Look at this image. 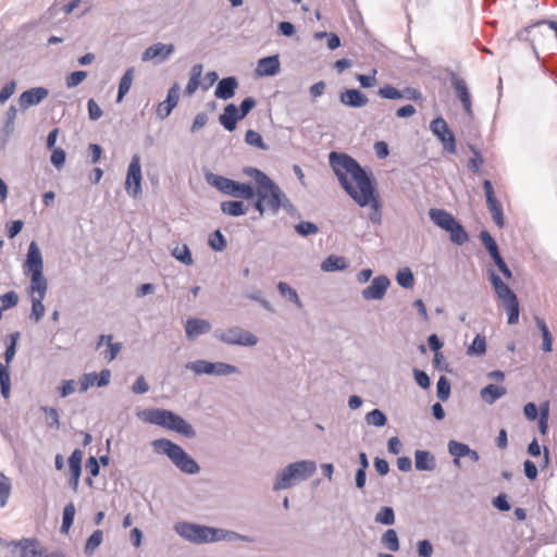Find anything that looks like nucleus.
<instances>
[{
    "instance_id": "1",
    "label": "nucleus",
    "mask_w": 557,
    "mask_h": 557,
    "mask_svg": "<svg viewBox=\"0 0 557 557\" xmlns=\"http://www.w3.org/2000/svg\"><path fill=\"white\" fill-rule=\"evenodd\" d=\"M329 161L342 188L360 207H370L371 222L382 221L381 201L375 182L352 157L343 152L332 151Z\"/></svg>"
},
{
    "instance_id": "2",
    "label": "nucleus",
    "mask_w": 557,
    "mask_h": 557,
    "mask_svg": "<svg viewBox=\"0 0 557 557\" xmlns=\"http://www.w3.org/2000/svg\"><path fill=\"white\" fill-rule=\"evenodd\" d=\"M243 172L257 183L255 193L258 198L255 202V209L261 216L267 210L272 214H277L281 208L286 210L293 208L285 193L264 172L251 166L245 168Z\"/></svg>"
},
{
    "instance_id": "3",
    "label": "nucleus",
    "mask_w": 557,
    "mask_h": 557,
    "mask_svg": "<svg viewBox=\"0 0 557 557\" xmlns=\"http://www.w3.org/2000/svg\"><path fill=\"white\" fill-rule=\"evenodd\" d=\"M137 417L146 423L168 429L188 438H193L196 435V432L189 422L168 409H145L138 411Z\"/></svg>"
},
{
    "instance_id": "4",
    "label": "nucleus",
    "mask_w": 557,
    "mask_h": 557,
    "mask_svg": "<svg viewBox=\"0 0 557 557\" xmlns=\"http://www.w3.org/2000/svg\"><path fill=\"white\" fill-rule=\"evenodd\" d=\"M24 273L30 275L29 296H46L48 281L44 275L42 256L36 242H32L28 246Z\"/></svg>"
},
{
    "instance_id": "5",
    "label": "nucleus",
    "mask_w": 557,
    "mask_h": 557,
    "mask_svg": "<svg viewBox=\"0 0 557 557\" xmlns=\"http://www.w3.org/2000/svg\"><path fill=\"white\" fill-rule=\"evenodd\" d=\"M157 454L165 455L182 472L196 474L200 467L180 445L168 438H158L151 443Z\"/></svg>"
},
{
    "instance_id": "6",
    "label": "nucleus",
    "mask_w": 557,
    "mask_h": 557,
    "mask_svg": "<svg viewBox=\"0 0 557 557\" xmlns=\"http://www.w3.org/2000/svg\"><path fill=\"white\" fill-rule=\"evenodd\" d=\"M317 470V463L313 460H300L286 466L277 473L273 484L274 491H281L292 487L297 481L309 479Z\"/></svg>"
},
{
    "instance_id": "7",
    "label": "nucleus",
    "mask_w": 557,
    "mask_h": 557,
    "mask_svg": "<svg viewBox=\"0 0 557 557\" xmlns=\"http://www.w3.org/2000/svg\"><path fill=\"white\" fill-rule=\"evenodd\" d=\"M487 273L498 300L508 313V323H518L520 309L516 294L505 282H503L495 270L488 269Z\"/></svg>"
},
{
    "instance_id": "8",
    "label": "nucleus",
    "mask_w": 557,
    "mask_h": 557,
    "mask_svg": "<svg viewBox=\"0 0 557 557\" xmlns=\"http://www.w3.org/2000/svg\"><path fill=\"white\" fill-rule=\"evenodd\" d=\"M206 181L219 191L239 199H252L256 196L253 187L248 183H239L225 176L208 173Z\"/></svg>"
},
{
    "instance_id": "9",
    "label": "nucleus",
    "mask_w": 557,
    "mask_h": 557,
    "mask_svg": "<svg viewBox=\"0 0 557 557\" xmlns=\"http://www.w3.org/2000/svg\"><path fill=\"white\" fill-rule=\"evenodd\" d=\"M174 531L185 541L195 544L212 543L214 528L196 524L187 521H178L174 523Z\"/></svg>"
},
{
    "instance_id": "10",
    "label": "nucleus",
    "mask_w": 557,
    "mask_h": 557,
    "mask_svg": "<svg viewBox=\"0 0 557 557\" xmlns=\"http://www.w3.org/2000/svg\"><path fill=\"white\" fill-rule=\"evenodd\" d=\"M185 367L195 375L208 374L215 376H226L238 373V369L235 366L221 361L211 362L203 359L187 362Z\"/></svg>"
},
{
    "instance_id": "11",
    "label": "nucleus",
    "mask_w": 557,
    "mask_h": 557,
    "mask_svg": "<svg viewBox=\"0 0 557 557\" xmlns=\"http://www.w3.org/2000/svg\"><path fill=\"white\" fill-rule=\"evenodd\" d=\"M214 336L224 344L245 347H252L259 342L256 335L239 326H232L226 330H216L214 332Z\"/></svg>"
},
{
    "instance_id": "12",
    "label": "nucleus",
    "mask_w": 557,
    "mask_h": 557,
    "mask_svg": "<svg viewBox=\"0 0 557 557\" xmlns=\"http://www.w3.org/2000/svg\"><path fill=\"white\" fill-rule=\"evenodd\" d=\"M141 180L140 158L138 154H134L125 180V190L129 196L136 198L141 194Z\"/></svg>"
},
{
    "instance_id": "13",
    "label": "nucleus",
    "mask_w": 557,
    "mask_h": 557,
    "mask_svg": "<svg viewBox=\"0 0 557 557\" xmlns=\"http://www.w3.org/2000/svg\"><path fill=\"white\" fill-rule=\"evenodd\" d=\"M430 129L441 140L445 150L456 153L455 136L443 117L434 119L430 124Z\"/></svg>"
},
{
    "instance_id": "14",
    "label": "nucleus",
    "mask_w": 557,
    "mask_h": 557,
    "mask_svg": "<svg viewBox=\"0 0 557 557\" xmlns=\"http://www.w3.org/2000/svg\"><path fill=\"white\" fill-rule=\"evenodd\" d=\"M8 547L18 549V557H41L46 549L36 537H23L17 541H11Z\"/></svg>"
},
{
    "instance_id": "15",
    "label": "nucleus",
    "mask_w": 557,
    "mask_h": 557,
    "mask_svg": "<svg viewBox=\"0 0 557 557\" xmlns=\"http://www.w3.org/2000/svg\"><path fill=\"white\" fill-rule=\"evenodd\" d=\"M483 189L486 197V206L492 214L493 221L498 227H504L505 219L500 202L495 198L494 189L491 181L483 182Z\"/></svg>"
},
{
    "instance_id": "16",
    "label": "nucleus",
    "mask_w": 557,
    "mask_h": 557,
    "mask_svg": "<svg viewBox=\"0 0 557 557\" xmlns=\"http://www.w3.org/2000/svg\"><path fill=\"white\" fill-rule=\"evenodd\" d=\"M175 47L173 44L157 42L148 48L141 54V61H154L156 64L162 63L174 52Z\"/></svg>"
},
{
    "instance_id": "17",
    "label": "nucleus",
    "mask_w": 557,
    "mask_h": 557,
    "mask_svg": "<svg viewBox=\"0 0 557 557\" xmlns=\"http://www.w3.org/2000/svg\"><path fill=\"white\" fill-rule=\"evenodd\" d=\"M389 284L391 281L386 275L375 276L371 284L362 289L361 295L366 300H380L385 296Z\"/></svg>"
},
{
    "instance_id": "18",
    "label": "nucleus",
    "mask_w": 557,
    "mask_h": 557,
    "mask_svg": "<svg viewBox=\"0 0 557 557\" xmlns=\"http://www.w3.org/2000/svg\"><path fill=\"white\" fill-rule=\"evenodd\" d=\"M111 380V371L109 369H103L99 374L96 372L85 373L79 377V392L85 393L87 389L94 385L98 387H104L110 383Z\"/></svg>"
},
{
    "instance_id": "19",
    "label": "nucleus",
    "mask_w": 557,
    "mask_h": 557,
    "mask_svg": "<svg viewBox=\"0 0 557 557\" xmlns=\"http://www.w3.org/2000/svg\"><path fill=\"white\" fill-rule=\"evenodd\" d=\"M450 83L455 90L456 96L460 100L465 112L468 115L472 114V101L469 92L468 85L465 79L460 78L456 73H450Z\"/></svg>"
},
{
    "instance_id": "20",
    "label": "nucleus",
    "mask_w": 557,
    "mask_h": 557,
    "mask_svg": "<svg viewBox=\"0 0 557 557\" xmlns=\"http://www.w3.org/2000/svg\"><path fill=\"white\" fill-rule=\"evenodd\" d=\"M49 95L45 87H34L23 91L18 97V104L22 110L39 104Z\"/></svg>"
},
{
    "instance_id": "21",
    "label": "nucleus",
    "mask_w": 557,
    "mask_h": 557,
    "mask_svg": "<svg viewBox=\"0 0 557 557\" xmlns=\"http://www.w3.org/2000/svg\"><path fill=\"white\" fill-rule=\"evenodd\" d=\"M180 85L175 83L168 91L166 99L159 103L157 108V114L160 119L168 117L174 108L177 106L180 100Z\"/></svg>"
},
{
    "instance_id": "22",
    "label": "nucleus",
    "mask_w": 557,
    "mask_h": 557,
    "mask_svg": "<svg viewBox=\"0 0 557 557\" xmlns=\"http://www.w3.org/2000/svg\"><path fill=\"white\" fill-rule=\"evenodd\" d=\"M211 330L209 321L200 318H189L185 323L186 336L189 341H194L202 334H207Z\"/></svg>"
},
{
    "instance_id": "23",
    "label": "nucleus",
    "mask_w": 557,
    "mask_h": 557,
    "mask_svg": "<svg viewBox=\"0 0 557 557\" xmlns=\"http://www.w3.org/2000/svg\"><path fill=\"white\" fill-rule=\"evenodd\" d=\"M280 69L278 55H270L258 61L256 74L258 76H274L280 72Z\"/></svg>"
},
{
    "instance_id": "24",
    "label": "nucleus",
    "mask_w": 557,
    "mask_h": 557,
    "mask_svg": "<svg viewBox=\"0 0 557 557\" xmlns=\"http://www.w3.org/2000/svg\"><path fill=\"white\" fill-rule=\"evenodd\" d=\"M339 100L350 108H361L368 103V97L358 89H346L341 92Z\"/></svg>"
},
{
    "instance_id": "25",
    "label": "nucleus",
    "mask_w": 557,
    "mask_h": 557,
    "mask_svg": "<svg viewBox=\"0 0 557 557\" xmlns=\"http://www.w3.org/2000/svg\"><path fill=\"white\" fill-rule=\"evenodd\" d=\"M238 86L237 79L233 76L222 78L215 88L214 95L219 99L227 100L234 97Z\"/></svg>"
},
{
    "instance_id": "26",
    "label": "nucleus",
    "mask_w": 557,
    "mask_h": 557,
    "mask_svg": "<svg viewBox=\"0 0 557 557\" xmlns=\"http://www.w3.org/2000/svg\"><path fill=\"white\" fill-rule=\"evenodd\" d=\"M414 467L418 471H433L436 468V459L430 451L417 449L414 451Z\"/></svg>"
},
{
    "instance_id": "27",
    "label": "nucleus",
    "mask_w": 557,
    "mask_h": 557,
    "mask_svg": "<svg viewBox=\"0 0 557 557\" xmlns=\"http://www.w3.org/2000/svg\"><path fill=\"white\" fill-rule=\"evenodd\" d=\"M112 335H100L97 342V349H99L104 344L107 345V349L102 354L108 362L113 361L122 349V344L112 343Z\"/></svg>"
},
{
    "instance_id": "28",
    "label": "nucleus",
    "mask_w": 557,
    "mask_h": 557,
    "mask_svg": "<svg viewBox=\"0 0 557 557\" xmlns=\"http://www.w3.org/2000/svg\"><path fill=\"white\" fill-rule=\"evenodd\" d=\"M507 394V388L503 385L488 384L480 391L481 399L487 404L493 405Z\"/></svg>"
},
{
    "instance_id": "29",
    "label": "nucleus",
    "mask_w": 557,
    "mask_h": 557,
    "mask_svg": "<svg viewBox=\"0 0 557 557\" xmlns=\"http://www.w3.org/2000/svg\"><path fill=\"white\" fill-rule=\"evenodd\" d=\"M429 216L431 221L442 230L446 231L451 224L456 221V219L444 209L431 208L429 210Z\"/></svg>"
},
{
    "instance_id": "30",
    "label": "nucleus",
    "mask_w": 557,
    "mask_h": 557,
    "mask_svg": "<svg viewBox=\"0 0 557 557\" xmlns=\"http://www.w3.org/2000/svg\"><path fill=\"white\" fill-rule=\"evenodd\" d=\"M221 541H227V542L242 541V542H246V543H251V542H253V539L248 535L239 534L235 531L214 528V532L212 535V543L221 542Z\"/></svg>"
},
{
    "instance_id": "31",
    "label": "nucleus",
    "mask_w": 557,
    "mask_h": 557,
    "mask_svg": "<svg viewBox=\"0 0 557 557\" xmlns=\"http://www.w3.org/2000/svg\"><path fill=\"white\" fill-rule=\"evenodd\" d=\"M240 120L238 110L235 104L230 103L224 108L223 113L219 116L220 123L225 129L232 132L236 128L237 121Z\"/></svg>"
},
{
    "instance_id": "32",
    "label": "nucleus",
    "mask_w": 557,
    "mask_h": 557,
    "mask_svg": "<svg viewBox=\"0 0 557 557\" xmlns=\"http://www.w3.org/2000/svg\"><path fill=\"white\" fill-rule=\"evenodd\" d=\"M446 232L449 233L450 240L455 245L462 246L469 240L467 231L457 220L446 230Z\"/></svg>"
},
{
    "instance_id": "33",
    "label": "nucleus",
    "mask_w": 557,
    "mask_h": 557,
    "mask_svg": "<svg viewBox=\"0 0 557 557\" xmlns=\"http://www.w3.org/2000/svg\"><path fill=\"white\" fill-rule=\"evenodd\" d=\"M220 208L224 214L231 216H240L247 213V207L239 200L223 201L221 202Z\"/></svg>"
},
{
    "instance_id": "34",
    "label": "nucleus",
    "mask_w": 557,
    "mask_h": 557,
    "mask_svg": "<svg viewBox=\"0 0 557 557\" xmlns=\"http://www.w3.org/2000/svg\"><path fill=\"white\" fill-rule=\"evenodd\" d=\"M347 268V261L344 257L331 255L326 257L322 263L321 269L324 272L342 271Z\"/></svg>"
},
{
    "instance_id": "35",
    "label": "nucleus",
    "mask_w": 557,
    "mask_h": 557,
    "mask_svg": "<svg viewBox=\"0 0 557 557\" xmlns=\"http://www.w3.org/2000/svg\"><path fill=\"white\" fill-rule=\"evenodd\" d=\"M133 79H134V67H128L120 81L116 102H121L123 100V98L125 97V95L129 91Z\"/></svg>"
},
{
    "instance_id": "36",
    "label": "nucleus",
    "mask_w": 557,
    "mask_h": 557,
    "mask_svg": "<svg viewBox=\"0 0 557 557\" xmlns=\"http://www.w3.org/2000/svg\"><path fill=\"white\" fill-rule=\"evenodd\" d=\"M201 74H202V65L201 64H195L191 67L190 77H189V81H188V83L186 85V88H185V92L188 96H191L198 89V87L200 85V76H201Z\"/></svg>"
},
{
    "instance_id": "37",
    "label": "nucleus",
    "mask_w": 557,
    "mask_h": 557,
    "mask_svg": "<svg viewBox=\"0 0 557 557\" xmlns=\"http://www.w3.org/2000/svg\"><path fill=\"white\" fill-rule=\"evenodd\" d=\"M535 323L539 330L541 331L543 344L542 349L545 352H549L553 349V337L548 330V326L546 325L545 321L539 317H535Z\"/></svg>"
},
{
    "instance_id": "38",
    "label": "nucleus",
    "mask_w": 557,
    "mask_h": 557,
    "mask_svg": "<svg viewBox=\"0 0 557 557\" xmlns=\"http://www.w3.org/2000/svg\"><path fill=\"white\" fill-rule=\"evenodd\" d=\"M448 451L451 456L455 457L454 463L456 466H460L459 459L461 457H466V454L469 453V446L467 444L457 442V441H449L448 442Z\"/></svg>"
},
{
    "instance_id": "39",
    "label": "nucleus",
    "mask_w": 557,
    "mask_h": 557,
    "mask_svg": "<svg viewBox=\"0 0 557 557\" xmlns=\"http://www.w3.org/2000/svg\"><path fill=\"white\" fill-rule=\"evenodd\" d=\"M0 388L3 398L8 399L11 393V375L9 366H4L0 362Z\"/></svg>"
},
{
    "instance_id": "40",
    "label": "nucleus",
    "mask_w": 557,
    "mask_h": 557,
    "mask_svg": "<svg viewBox=\"0 0 557 557\" xmlns=\"http://www.w3.org/2000/svg\"><path fill=\"white\" fill-rule=\"evenodd\" d=\"M32 300V312L30 319L35 322H39L45 315L44 299L46 296H29Z\"/></svg>"
},
{
    "instance_id": "41",
    "label": "nucleus",
    "mask_w": 557,
    "mask_h": 557,
    "mask_svg": "<svg viewBox=\"0 0 557 557\" xmlns=\"http://www.w3.org/2000/svg\"><path fill=\"white\" fill-rule=\"evenodd\" d=\"M486 351V339L485 336L478 334L472 344L468 347L467 354L469 356L481 357Z\"/></svg>"
},
{
    "instance_id": "42",
    "label": "nucleus",
    "mask_w": 557,
    "mask_h": 557,
    "mask_svg": "<svg viewBox=\"0 0 557 557\" xmlns=\"http://www.w3.org/2000/svg\"><path fill=\"white\" fill-rule=\"evenodd\" d=\"M75 512H76V509H75V506L73 503H69L67 505H65V507L63 509V518H62V525H61L62 533H64V534L69 533V531L74 522Z\"/></svg>"
},
{
    "instance_id": "43",
    "label": "nucleus",
    "mask_w": 557,
    "mask_h": 557,
    "mask_svg": "<svg viewBox=\"0 0 557 557\" xmlns=\"http://www.w3.org/2000/svg\"><path fill=\"white\" fill-rule=\"evenodd\" d=\"M381 542L391 552L399 549L398 535L394 529L386 530L382 535Z\"/></svg>"
},
{
    "instance_id": "44",
    "label": "nucleus",
    "mask_w": 557,
    "mask_h": 557,
    "mask_svg": "<svg viewBox=\"0 0 557 557\" xmlns=\"http://www.w3.org/2000/svg\"><path fill=\"white\" fill-rule=\"evenodd\" d=\"M277 289L282 296L287 297L290 301H293L297 306V308H299V309L302 308V302H301L296 289L292 288L287 283L280 282L277 284Z\"/></svg>"
},
{
    "instance_id": "45",
    "label": "nucleus",
    "mask_w": 557,
    "mask_h": 557,
    "mask_svg": "<svg viewBox=\"0 0 557 557\" xmlns=\"http://www.w3.org/2000/svg\"><path fill=\"white\" fill-rule=\"evenodd\" d=\"M12 484L10 479L0 472V508L7 506L11 495Z\"/></svg>"
},
{
    "instance_id": "46",
    "label": "nucleus",
    "mask_w": 557,
    "mask_h": 557,
    "mask_svg": "<svg viewBox=\"0 0 557 557\" xmlns=\"http://www.w3.org/2000/svg\"><path fill=\"white\" fill-rule=\"evenodd\" d=\"M375 522L392 525L395 523V512L392 507L383 506L380 508L377 513L375 515Z\"/></svg>"
},
{
    "instance_id": "47",
    "label": "nucleus",
    "mask_w": 557,
    "mask_h": 557,
    "mask_svg": "<svg viewBox=\"0 0 557 557\" xmlns=\"http://www.w3.org/2000/svg\"><path fill=\"white\" fill-rule=\"evenodd\" d=\"M397 283L404 288H411L414 284L413 273L409 268L400 269L396 274Z\"/></svg>"
},
{
    "instance_id": "48",
    "label": "nucleus",
    "mask_w": 557,
    "mask_h": 557,
    "mask_svg": "<svg viewBox=\"0 0 557 557\" xmlns=\"http://www.w3.org/2000/svg\"><path fill=\"white\" fill-rule=\"evenodd\" d=\"M245 141L250 145V146H253L256 148H259L261 150H268L269 149V146L267 144H264L263 139H262V136L253 131V129H248L245 134Z\"/></svg>"
},
{
    "instance_id": "49",
    "label": "nucleus",
    "mask_w": 557,
    "mask_h": 557,
    "mask_svg": "<svg viewBox=\"0 0 557 557\" xmlns=\"http://www.w3.org/2000/svg\"><path fill=\"white\" fill-rule=\"evenodd\" d=\"M103 540V533L101 530H96L92 532V534L88 537L86 545H85V553L87 555H91L102 543Z\"/></svg>"
},
{
    "instance_id": "50",
    "label": "nucleus",
    "mask_w": 557,
    "mask_h": 557,
    "mask_svg": "<svg viewBox=\"0 0 557 557\" xmlns=\"http://www.w3.org/2000/svg\"><path fill=\"white\" fill-rule=\"evenodd\" d=\"M366 421L370 425L384 426L386 424L387 419L382 410L373 409L372 411L367 413Z\"/></svg>"
},
{
    "instance_id": "51",
    "label": "nucleus",
    "mask_w": 557,
    "mask_h": 557,
    "mask_svg": "<svg viewBox=\"0 0 557 557\" xmlns=\"http://www.w3.org/2000/svg\"><path fill=\"white\" fill-rule=\"evenodd\" d=\"M18 337H20L18 332H14V333L10 334V343L7 346V349L4 351V360L7 363L5 366H9L12 362V360L16 354V344H17Z\"/></svg>"
},
{
    "instance_id": "52",
    "label": "nucleus",
    "mask_w": 557,
    "mask_h": 557,
    "mask_svg": "<svg viewBox=\"0 0 557 557\" xmlns=\"http://www.w3.org/2000/svg\"><path fill=\"white\" fill-rule=\"evenodd\" d=\"M470 149L473 152V157H471L468 160L467 166L469 171L478 173L480 172L481 165L483 164L484 160L481 152L475 147L470 146Z\"/></svg>"
},
{
    "instance_id": "53",
    "label": "nucleus",
    "mask_w": 557,
    "mask_h": 557,
    "mask_svg": "<svg viewBox=\"0 0 557 557\" xmlns=\"http://www.w3.org/2000/svg\"><path fill=\"white\" fill-rule=\"evenodd\" d=\"M209 246L214 251H223L226 248V239L221 231L216 230L212 235H210Z\"/></svg>"
},
{
    "instance_id": "54",
    "label": "nucleus",
    "mask_w": 557,
    "mask_h": 557,
    "mask_svg": "<svg viewBox=\"0 0 557 557\" xmlns=\"http://www.w3.org/2000/svg\"><path fill=\"white\" fill-rule=\"evenodd\" d=\"M295 231L301 236H309L318 234L319 227L312 222L301 221L295 225Z\"/></svg>"
},
{
    "instance_id": "55",
    "label": "nucleus",
    "mask_w": 557,
    "mask_h": 557,
    "mask_svg": "<svg viewBox=\"0 0 557 557\" xmlns=\"http://www.w3.org/2000/svg\"><path fill=\"white\" fill-rule=\"evenodd\" d=\"M436 393H437V397L441 400L445 401L448 399V397L450 395V383L446 376L442 375L438 379L437 384H436Z\"/></svg>"
},
{
    "instance_id": "56",
    "label": "nucleus",
    "mask_w": 557,
    "mask_h": 557,
    "mask_svg": "<svg viewBox=\"0 0 557 557\" xmlns=\"http://www.w3.org/2000/svg\"><path fill=\"white\" fill-rule=\"evenodd\" d=\"M173 256L181 262L186 265L193 264V257L190 250L187 245H183L182 247H176L173 250Z\"/></svg>"
},
{
    "instance_id": "57",
    "label": "nucleus",
    "mask_w": 557,
    "mask_h": 557,
    "mask_svg": "<svg viewBox=\"0 0 557 557\" xmlns=\"http://www.w3.org/2000/svg\"><path fill=\"white\" fill-rule=\"evenodd\" d=\"M86 77H87V72H85V71L72 72L65 78L66 87L74 88V87L78 86L79 84H82Z\"/></svg>"
},
{
    "instance_id": "58",
    "label": "nucleus",
    "mask_w": 557,
    "mask_h": 557,
    "mask_svg": "<svg viewBox=\"0 0 557 557\" xmlns=\"http://www.w3.org/2000/svg\"><path fill=\"white\" fill-rule=\"evenodd\" d=\"M41 410L47 416V424L49 426L54 428V429H59L60 428V420H59V412H58V410L55 408L48 407V406H42Z\"/></svg>"
},
{
    "instance_id": "59",
    "label": "nucleus",
    "mask_w": 557,
    "mask_h": 557,
    "mask_svg": "<svg viewBox=\"0 0 557 557\" xmlns=\"http://www.w3.org/2000/svg\"><path fill=\"white\" fill-rule=\"evenodd\" d=\"M380 97L389 100H396L403 98L401 91L392 85H385L379 89Z\"/></svg>"
},
{
    "instance_id": "60",
    "label": "nucleus",
    "mask_w": 557,
    "mask_h": 557,
    "mask_svg": "<svg viewBox=\"0 0 557 557\" xmlns=\"http://www.w3.org/2000/svg\"><path fill=\"white\" fill-rule=\"evenodd\" d=\"M52 153L50 157L51 163L58 169H62L65 164V151L62 148H53L51 149Z\"/></svg>"
},
{
    "instance_id": "61",
    "label": "nucleus",
    "mask_w": 557,
    "mask_h": 557,
    "mask_svg": "<svg viewBox=\"0 0 557 557\" xmlns=\"http://www.w3.org/2000/svg\"><path fill=\"white\" fill-rule=\"evenodd\" d=\"M1 307L3 310L14 307L18 301V296L15 292H8L0 296Z\"/></svg>"
},
{
    "instance_id": "62",
    "label": "nucleus",
    "mask_w": 557,
    "mask_h": 557,
    "mask_svg": "<svg viewBox=\"0 0 557 557\" xmlns=\"http://www.w3.org/2000/svg\"><path fill=\"white\" fill-rule=\"evenodd\" d=\"M480 239L482 240V243L485 246L488 253L498 249V246H497L495 239L492 237V235L487 231L483 230L480 232Z\"/></svg>"
},
{
    "instance_id": "63",
    "label": "nucleus",
    "mask_w": 557,
    "mask_h": 557,
    "mask_svg": "<svg viewBox=\"0 0 557 557\" xmlns=\"http://www.w3.org/2000/svg\"><path fill=\"white\" fill-rule=\"evenodd\" d=\"M16 113H17V110L14 106H11L7 111L5 123H4V128L7 131V134H11L14 129V122L16 119Z\"/></svg>"
},
{
    "instance_id": "64",
    "label": "nucleus",
    "mask_w": 557,
    "mask_h": 557,
    "mask_svg": "<svg viewBox=\"0 0 557 557\" xmlns=\"http://www.w3.org/2000/svg\"><path fill=\"white\" fill-rule=\"evenodd\" d=\"M87 109H88V116L91 121L99 120L103 114L101 108L98 106V103L94 99L88 100Z\"/></svg>"
}]
</instances>
